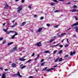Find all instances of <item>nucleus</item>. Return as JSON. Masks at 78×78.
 Listing matches in <instances>:
<instances>
[{"label":"nucleus","mask_w":78,"mask_h":78,"mask_svg":"<svg viewBox=\"0 0 78 78\" xmlns=\"http://www.w3.org/2000/svg\"><path fill=\"white\" fill-rule=\"evenodd\" d=\"M22 5H21L20 6L17 8V9H18L17 12H20L22 9Z\"/></svg>","instance_id":"obj_1"},{"label":"nucleus","mask_w":78,"mask_h":78,"mask_svg":"<svg viewBox=\"0 0 78 78\" xmlns=\"http://www.w3.org/2000/svg\"><path fill=\"white\" fill-rule=\"evenodd\" d=\"M75 54H76V52L75 51H74L73 52H70L71 56H73V55H75Z\"/></svg>","instance_id":"obj_2"},{"label":"nucleus","mask_w":78,"mask_h":78,"mask_svg":"<svg viewBox=\"0 0 78 78\" xmlns=\"http://www.w3.org/2000/svg\"><path fill=\"white\" fill-rule=\"evenodd\" d=\"M17 50V47H16L11 50V51H15V50Z\"/></svg>","instance_id":"obj_3"},{"label":"nucleus","mask_w":78,"mask_h":78,"mask_svg":"<svg viewBox=\"0 0 78 78\" xmlns=\"http://www.w3.org/2000/svg\"><path fill=\"white\" fill-rule=\"evenodd\" d=\"M77 25H78V22L76 23L71 25V27H74V26H77Z\"/></svg>","instance_id":"obj_4"},{"label":"nucleus","mask_w":78,"mask_h":78,"mask_svg":"<svg viewBox=\"0 0 78 78\" xmlns=\"http://www.w3.org/2000/svg\"><path fill=\"white\" fill-rule=\"evenodd\" d=\"M74 28H76V29H75V31L77 33L78 32V27L76 26L75 27H74Z\"/></svg>","instance_id":"obj_5"},{"label":"nucleus","mask_w":78,"mask_h":78,"mask_svg":"<svg viewBox=\"0 0 78 78\" xmlns=\"http://www.w3.org/2000/svg\"><path fill=\"white\" fill-rule=\"evenodd\" d=\"M41 44V42H39L37 43H36V45H37L38 47H40L41 46V45H40V44Z\"/></svg>","instance_id":"obj_6"},{"label":"nucleus","mask_w":78,"mask_h":78,"mask_svg":"<svg viewBox=\"0 0 78 78\" xmlns=\"http://www.w3.org/2000/svg\"><path fill=\"white\" fill-rule=\"evenodd\" d=\"M3 31H4L7 34H9L10 32H8L7 31H6V30H5V29H4L3 30Z\"/></svg>","instance_id":"obj_7"},{"label":"nucleus","mask_w":78,"mask_h":78,"mask_svg":"<svg viewBox=\"0 0 78 78\" xmlns=\"http://www.w3.org/2000/svg\"><path fill=\"white\" fill-rule=\"evenodd\" d=\"M53 69H53V68H51L50 69H47L46 70V72H50V71H51V70H53Z\"/></svg>","instance_id":"obj_8"},{"label":"nucleus","mask_w":78,"mask_h":78,"mask_svg":"<svg viewBox=\"0 0 78 78\" xmlns=\"http://www.w3.org/2000/svg\"><path fill=\"white\" fill-rule=\"evenodd\" d=\"M14 75H17V76H19V75H20V73L19 72H18L17 73L15 74Z\"/></svg>","instance_id":"obj_9"},{"label":"nucleus","mask_w":78,"mask_h":78,"mask_svg":"<svg viewBox=\"0 0 78 78\" xmlns=\"http://www.w3.org/2000/svg\"><path fill=\"white\" fill-rule=\"evenodd\" d=\"M12 67H16V65L15 63L12 64Z\"/></svg>","instance_id":"obj_10"},{"label":"nucleus","mask_w":78,"mask_h":78,"mask_svg":"<svg viewBox=\"0 0 78 78\" xmlns=\"http://www.w3.org/2000/svg\"><path fill=\"white\" fill-rule=\"evenodd\" d=\"M56 4L55 3H49V5H51V6H54Z\"/></svg>","instance_id":"obj_11"},{"label":"nucleus","mask_w":78,"mask_h":78,"mask_svg":"<svg viewBox=\"0 0 78 78\" xmlns=\"http://www.w3.org/2000/svg\"><path fill=\"white\" fill-rule=\"evenodd\" d=\"M5 6L4 7V8H8V7H9V5H8V4H7V3H6V4H5Z\"/></svg>","instance_id":"obj_12"},{"label":"nucleus","mask_w":78,"mask_h":78,"mask_svg":"<svg viewBox=\"0 0 78 78\" xmlns=\"http://www.w3.org/2000/svg\"><path fill=\"white\" fill-rule=\"evenodd\" d=\"M26 24V22H23L21 24V26H23Z\"/></svg>","instance_id":"obj_13"},{"label":"nucleus","mask_w":78,"mask_h":78,"mask_svg":"<svg viewBox=\"0 0 78 78\" xmlns=\"http://www.w3.org/2000/svg\"><path fill=\"white\" fill-rule=\"evenodd\" d=\"M42 30V29L41 28H40L38 30V32H41Z\"/></svg>","instance_id":"obj_14"},{"label":"nucleus","mask_w":78,"mask_h":78,"mask_svg":"<svg viewBox=\"0 0 78 78\" xmlns=\"http://www.w3.org/2000/svg\"><path fill=\"white\" fill-rule=\"evenodd\" d=\"M2 78H6L5 77V73H4L2 74Z\"/></svg>","instance_id":"obj_15"},{"label":"nucleus","mask_w":78,"mask_h":78,"mask_svg":"<svg viewBox=\"0 0 78 78\" xmlns=\"http://www.w3.org/2000/svg\"><path fill=\"white\" fill-rule=\"evenodd\" d=\"M13 44V42H11L10 43H9L8 44V45H11V44Z\"/></svg>","instance_id":"obj_16"},{"label":"nucleus","mask_w":78,"mask_h":78,"mask_svg":"<svg viewBox=\"0 0 78 78\" xmlns=\"http://www.w3.org/2000/svg\"><path fill=\"white\" fill-rule=\"evenodd\" d=\"M60 44V43L57 44L56 45H52V47H57L58 45H59Z\"/></svg>","instance_id":"obj_17"},{"label":"nucleus","mask_w":78,"mask_h":78,"mask_svg":"<svg viewBox=\"0 0 78 78\" xmlns=\"http://www.w3.org/2000/svg\"><path fill=\"white\" fill-rule=\"evenodd\" d=\"M62 51V50H60L59 51L58 53V54H61Z\"/></svg>","instance_id":"obj_18"},{"label":"nucleus","mask_w":78,"mask_h":78,"mask_svg":"<svg viewBox=\"0 0 78 78\" xmlns=\"http://www.w3.org/2000/svg\"><path fill=\"white\" fill-rule=\"evenodd\" d=\"M47 67H46L44 68L42 70V71H44V70H47Z\"/></svg>","instance_id":"obj_19"},{"label":"nucleus","mask_w":78,"mask_h":78,"mask_svg":"<svg viewBox=\"0 0 78 78\" xmlns=\"http://www.w3.org/2000/svg\"><path fill=\"white\" fill-rule=\"evenodd\" d=\"M59 60V58H57L56 59L55 61L54 62H58V61Z\"/></svg>","instance_id":"obj_20"},{"label":"nucleus","mask_w":78,"mask_h":78,"mask_svg":"<svg viewBox=\"0 0 78 78\" xmlns=\"http://www.w3.org/2000/svg\"><path fill=\"white\" fill-rule=\"evenodd\" d=\"M49 51H44V53H49Z\"/></svg>","instance_id":"obj_21"},{"label":"nucleus","mask_w":78,"mask_h":78,"mask_svg":"<svg viewBox=\"0 0 78 78\" xmlns=\"http://www.w3.org/2000/svg\"><path fill=\"white\" fill-rule=\"evenodd\" d=\"M68 56H69V55H66L65 56L64 58L65 59H67Z\"/></svg>","instance_id":"obj_22"},{"label":"nucleus","mask_w":78,"mask_h":78,"mask_svg":"<svg viewBox=\"0 0 78 78\" xmlns=\"http://www.w3.org/2000/svg\"><path fill=\"white\" fill-rule=\"evenodd\" d=\"M45 64V62H43L42 64H41V66H44V64Z\"/></svg>","instance_id":"obj_23"},{"label":"nucleus","mask_w":78,"mask_h":78,"mask_svg":"<svg viewBox=\"0 0 78 78\" xmlns=\"http://www.w3.org/2000/svg\"><path fill=\"white\" fill-rule=\"evenodd\" d=\"M73 8H77V6H76L75 5H74L73 7Z\"/></svg>","instance_id":"obj_24"},{"label":"nucleus","mask_w":78,"mask_h":78,"mask_svg":"<svg viewBox=\"0 0 78 78\" xmlns=\"http://www.w3.org/2000/svg\"><path fill=\"white\" fill-rule=\"evenodd\" d=\"M14 38H15V36L14 35H13L12 37V39H14Z\"/></svg>","instance_id":"obj_25"},{"label":"nucleus","mask_w":78,"mask_h":78,"mask_svg":"<svg viewBox=\"0 0 78 78\" xmlns=\"http://www.w3.org/2000/svg\"><path fill=\"white\" fill-rule=\"evenodd\" d=\"M25 67H26V66H23L21 68V69H23L24 68H25Z\"/></svg>","instance_id":"obj_26"},{"label":"nucleus","mask_w":78,"mask_h":78,"mask_svg":"<svg viewBox=\"0 0 78 78\" xmlns=\"http://www.w3.org/2000/svg\"><path fill=\"white\" fill-rule=\"evenodd\" d=\"M62 58H60L59 59V62H61V61H62Z\"/></svg>","instance_id":"obj_27"},{"label":"nucleus","mask_w":78,"mask_h":78,"mask_svg":"<svg viewBox=\"0 0 78 78\" xmlns=\"http://www.w3.org/2000/svg\"><path fill=\"white\" fill-rule=\"evenodd\" d=\"M57 51V50H55V51H54L53 52L54 54H55L56 53V52Z\"/></svg>","instance_id":"obj_28"},{"label":"nucleus","mask_w":78,"mask_h":78,"mask_svg":"<svg viewBox=\"0 0 78 78\" xmlns=\"http://www.w3.org/2000/svg\"><path fill=\"white\" fill-rule=\"evenodd\" d=\"M66 34V33H62L61 34V35L62 36H63V35H65V34Z\"/></svg>","instance_id":"obj_29"},{"label":"nucleus","mask_w":78,"mask_h":78,"mask_svg":"<svg viewBox=\"0 0 78 78\" xmlns=\"http://www.w3.org/2000/svg\"><path fill=\"white\" fill-rule=\"evenodd\" d=\"M44 16H42L41 17L40 19L41 20H42L43 19H44Z\"/></svg>","instance_id":"obj_30"},{"label":"nucleus","mask_w":78,"mask_h":78,"mask_svg":"<svg viewBox=\"0 0 78 78\" xmlns=\"http://www.w3.org/2000/svg\"><path fill=\"white\" fill-rule=\"evenodd\" d=\"M59 10H56L54 12H59Z\"/></svg>","instance_id":"obj_31"},{"label":"nucleus","mask_w":78,"mask_h":78,"mask_svg":"<svg viewBox=\"0 0 78 78\" xmlns=\"http://www.w3.org/2000/svg\"><path fill=\"white\" fill-rule=\"evenodd\" d=\"M72 11H73V12H76L77 11V10H76L75 9H73V10H72Z\"/></svg>","instance_id":"obj_32"},{"label":"nucleus","mask_w":78,"mask_h":78,"mask_svg":"<svg viewBox=\"0 0 78 78\" xmlns=\"http://www.w3.org/2000/svg\"><path fill=\"white\" fill-rule=\"evenodd\" d=\"M58 25H56L54 27H55V28H58Z\"/></svg>","instance_id":"obj_33"},{"label":"nucleus","mask_w":78,"mask_h":78,"mask_svg":"<svg viewBox=\"0 0 78 78\" xmlns=\"http://www.w3.org/2000/svg\"><path fill=\"white\" fill-rule=\"evenodd\" d=\"M26 59L22 58V61H25V60H26Z\"/></svg>","instance_id":"obj_34"},{"label":"nucleus","mask_w":78,"mask_h":78,"mask_svg":"<svg viewBox=\"0 0 78 78\" xmlns=\"http://www.w3.org/2000/svg\"><path fill=\"white\" fill-rule=\"evenodd\" d=\"M44 59H42L41 60V62H44Z\"/></svg>","instance_id":"obj_35"},{"label":"nucleus","mask_w":78,"mask_h":78,"mask_svg":"<svg viewBox=\"0 0 78 78\" xmlns=\"http://www.w3.org/2000/svg\"><path fill=\"white\" fill-rule=\"evenodd\" d=\"M53 41V40L51 39L50 40V41H49V42H51Z\"/></svg>","instance_id":"obj_36"},{"label":"nucleus","mask_w":78,"mask_h":78,"mask_svg":"<svg viewBox=\"0 0 78 78\" xmlns=\"http://www.w3.org/2000/svg\"><path fill=\"white\" fill-rule=\"evenodd\" d=\"M39 56H40V55L38 54L37 55V57L36 58V59H37V58H39Z\"/></svg>","instance_id":"obj_37"},{"label":"nucleus","mask_w":78,"mask_h":78,"mask_svg":"<svg viewBox=\"0 0 78 78\" xmlns=\"http://www.w3.org/2000/svg\"><path fill=\"white\" fill-rule=\"evenodd\" d=\"M13 32H14V31L12 30H10L9 31V32L10 33H13Z\"/></svg>","instance_id":"obj_38"},{"label":"nucleus","mask_w":78,"mask_h":78,"mask_svg":"<svg viewBox=\"0 0 78 78\" xmlns=\"http://www.w3.org/2000/svg\"><path fill=\"white\" fill-rule=\"evenodd\" d=\"M47 27H50V24H47Z\"/></svg>","instance_id":"obj_39"},{"label":"nucleus","mask_w":78,"mask_h":78,"mask_svg":"<svg viewBox=\"0 0 78 78\" xmlns=\"http://www.w3.org/2000/svg\"><path fill=\"white\" fill-rule=\"evenodd\" d=\"M3 38L2 37L0 38V41H2V40H3Z\"/></svg>","instance_id":"obj_40"},{"label":"nucleus","mask_w":78,"mask_h":78,"mask_svg":"<svg viewBox=\"0 0 78 78\" xmlns=\"http://www.w3.org/2000/svg\"><path fill=\"white\" fill-rule=\"evenodd\" d=\"M5 42H6V41L5 40H4L3 41V44H5Z\"/></svg>","instance_id":"obj_41"},{"label":"nucleus","mask_w":78,"mask_h":78,"mask_svg":"<svg viewBox=\"0 0 78 78\" xmlns=\"http://www.w3.org/2000/svg\"><path fill=\"white\" fill-rule=\"evenodd\" d=\"M17 35H18V33H16L14 35V36H17Z\"/></svg>","instance_id":"obj_42"},{"label":"nucleus","mask_w":78,"mask_h":78,"mask_svg":"<svg viewBox=\"0 0 78 78\" xmlns=\"http://www.w3.org/2000/svg\"><path fill=\"white\" fill-rule=\"evenodd\" d=\"M33 78V76H29L28 77V78Z\"/></svg>","instance_id":"obj_43"},{"label":"nucleus","mask_w":78,"mask_h":78,"mask_svg":"<svg viewBox=\"0 0 78 78\" xmlns=\"http://www.w3.org/2000/svg\"><path fill=\"white\" fill-rule=\"evenodd\" d=\"M69 45L68 44H66L65 46V47H68V46Z\"/></svg>","instance_id":"obj_44"},{"label":"nucleus","mask_w":78,"mask_h":78,"mask_svg":"<svg viewBox=\"0 0 78 78\" xmlns=\"http://www.w3.org/2000/svg\"><path fill=\"white\" fill-rule=\"evenodd\" d=\"M35 55V54H34V53H33V54L31 56H34V55Z\"/></svg>","instance_id":"obj_45"},{"label":"nucleus","mask_w":78,"mask_h":78,"mask_svg":"<svg viewBox=\"0 0 78 78\" xmlns=\"http://www.w3.org/2000/svg\"><path fill=\"white\" fill-rule=\"evenodd\" d=\"M73 37H76V35H75V34H74V35H73Z\"/></svg>","instance_id":"obj_46"},{"label":"nucleus","mask_w":78,"mask_h":78,"mask_svg":"<svg viewBox=\"0 0 78 78\" xmlns=\"http://www.w3.org/2000/svg\"><path fill=\"white\" fill-rule=\"evenodd\" d=\"M54 68H55V67H58V66L57 65H55L53 66Z\"/></svg>","instance_id":"obj_47"},{"label":"nucleus","mask_w":78,"mask_h":78,"mask_svg":"<svg viewBox=\"0 0 78 78\" xmlns=\"http://www.w3.org/2000/svg\"><path fill=\"white\" fill-rule=\"evenodd\" d=\"M31 61V59H30V60H28V61L27 62H30Z\"/></svg>","instance_id":"obj_48"},{"label":"nucleus","mask_w":78,"mask_h":78,"mask_svg":"<svg viewBox=\"0 0 78 78\" xmlns=\"http://www.w3.org/2000/svg\"><path fill=\"white\" fill-rule=\"evenodd\" d=\"M19 60L20 61H22V59L20 58H19Z\"/></svg>","instance_id":"obj_49"},{"label":"nucleus","mask_w":78,"mask_h":78,"mask_svg":"<svg viewBox=\"0 0 78 78\" xmlns=\"http://www.w3.org/2000/svg\"><path fill=\"white\" fill-rule=\"evenodd\" d=\"M6 25V23H4L3 24V26H5Z\"/></svg>","instance_id":"obj_50"},{"label":"nucleus","mask_w":78,"mask_h":78,"mask_svg":"<svg viewBox=\"0 0 78 78\" xmlns=\"http://www.w3.org/2000/svg\"><path fill=\"white\" fill-rule=\"evenodd\" d=\"M0 69L2 70H3V68L2 67H0Z\"/></svg>","instance_id":"obj_51"},{"label":"nucleus","mask_w":78,"mask_h":78,"mask_svg":"<svg viewBox=\"0 0 78 78\" xmlns=\"http://www.w3.org/2000/svg\"><path fill=\"white\" fill-rule=\"evenodd\" d=\"M75 18L76 19V20H78V19H77V18L76 17V16H75Z\"/></svg>","instance_id":"obj_52"},{"label":"nucleus","mask_w":78,"mask_h":78,"mask_svg":"<svg viewBox=\"0 0 78 78\" xmlns=\"http://www.w3.org/2000/svg\"><path fill=\"white\" fill-rule=\"evenodd\" d=\"M67 41V42L69 43V39H66Z\"/></svg>","instance_id":"obj_53"},{"label":"nucleus","mask_w":78,"mask_h":78,"mask_svg":"<svg viewBox=\"0 0 78 78\" xmlns=\"http://www.w3.org/2000/svg\"><path fill=\"white\" fill-rule=\"evenodd\" d=\"M60 47H63V46L62 45H60L59 46Z\"/></svg>","instance_id":"obj_54"},{"label":"nucleus","mask_w":78,"mask_h":78,"mask_svg":"<svg viewBox=\"0 0 78 78\" xmlns=\"http://www.w3.org/2000/svg\"><path fill=\"white\" fill-rule=\"evenodd\" d=\"M28 7L30 9H31V6H28Z\"/></svg>","instance_id":"obj_55"},{"label":"nucleus","mask_w":78,"mask_h":78,"mask_svg":"<svg viewBox=\"0 0 78 78\" xmlns=\"http://www.w3.org/2000/svg\"><path fill=\"white\" fill-rule=\"evenodd\" d=\"M54 1L55 2H56L57 3H58V1L57 0H54Z\"/></svg>","instance_id":"obj_56"},{"label":"nucleus","mask_w":78,"mask_h":78,"mask_svg":"<svg viewBox=\"0 0 78 78\" xmlns=\"http://www.w3.org/2000/svg\"><path fill=\"white\" fill-rule=\"evenodd\" d=\"M71 3V2H69L67 3V4H70Z\"/></svg>","instance_id":"obj_57"},{"label":"nucleus","mask_w":78,"mask_h":78,"mask_svg":"<svg viewBox=\"0 0 78 78\" xmlns=\"http://www.w3.org/2000/svg\"><path fill=\"white\" fill-rule=\"evenodd\" d=\"M15 27V25H13V26H12L11 27L13 28V27Z\"/></svg>","instance_id":"obj_58"},{"label":"nucleus","mask_w":78,"mask_h":78,"mask_svg":"<svg viewBox=\"0 0 78 78\" xmlns=\"http://www.w3.org/2000/svg\"><path fill=\"white\" fill-rule=\"evenodd\" d=\"M34 17H37V15H34Z\"/></svg>","instance_id":"obj_59"},{"label":"nucleus","mask_w":78,"mask_h":78,"mask_svg":"<svg viewBox=\"0 0 78 78\" xmlns=\"http://www.w3.org/2000/svg\"><path fill=\"white\" fill-rule=\"evenodd\" d=\"M24 1H25L24 0H22L21 1L22 3H23V2H24Z\"/></svg>","instance_id":"obj_60"},{"label":"nucleus","mask_w":78,"mask_h":78,"mask_svg":"<svg viewBox=\"0 0 78 78\" xmlns=\"http://www.w3.org/2000/svg\"><path fill=\"white\" fill-rule=\"evenodd\" d=\"M18 76H20V78H21V77H22V75H21L20 74Z\"/></svg>","instance_id":"obj_61"},{"label":"nucleus","mask_w":78,"mask_h":78,"mask_svg":"<svg viewBox=\"0 0 78 78\" xmlns=\"http://www.w3.org/2000/svg\"><path fill=\"white\" fill-rule=\"evenodd\" d=\"M5 71H8V69H5Z\"/></svg>","instance_id":"obj_62"},{"label":"nucleus","mask_w":78,"mask_h":78,"mask_svg":"<svg viewBox=\"0 0 78 78\" xmlns=\"http://www.w3.org/2000/svg\"><path fill=\"white\" fill-rule=\"evenodd\" d=\"M76 44H78V41H76V42H75Z\"/></svg>","instance_id":"obj_63"},{"label":"nucleus","mask_w":78,"mask_h":78,"mask_svg":"<svg viewBox=\"0 0 78 78\" xmlns=\"http://www.w3.org/2000/svg\"><path fill=\"white\" fill-rule=\"evenodd\" d=\"M17 25V24L16 23L14 24V25H15V26H16V25Z\"/></svg>","instance_id":"obj_64"}]
</instances>
